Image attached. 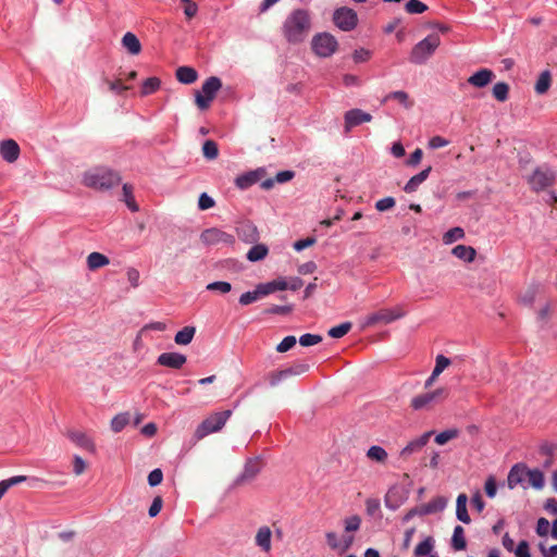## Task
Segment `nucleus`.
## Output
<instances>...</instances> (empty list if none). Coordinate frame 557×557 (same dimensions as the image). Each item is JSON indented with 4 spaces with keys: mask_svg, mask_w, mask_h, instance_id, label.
Here are the masks:
<instances>
[{
    "mask_svg": "<svg viewBox=\"0 0 557 557\" xmlns=\"http://www.w3.org/2000/svg\"><path fill=\"white\" fill-rule=\"evenodd\" d=\"M297 341L295 336H286L283 341L276 346V351L286 352L292 349L296 345Z\"/></svg>",
    "mask_w": 557,
    "mask_h": 557,
    "instance_id": "6e6d98bb",
    "label": "nucleus"
},
{
    "mask_svg": "<svg viewBox=\"0 0 557 557\" xmlns=\"http://www.w3.org/2000/svg\"><path fill=\"white\" fill-rule=\"evenodd\" d=\"M106 83L108 88L115 94H122L129 88L128 86L123 85L121 79H116L114 82L106 81Z\"/></svg>",
    "mask_w": 557,
    "mask_h": 557,
    "instance_id": "69168bd1",
    "label": "nucleus"
},
{
    "mask_svg": "<svg viewBox=\"0 0 557 557\" xmlns=\"http://www.w3.org/2000/svg\"><path fill=\"white\" fill-rule=\"evenodd\" d=\"M447 506V498L444 496H437L430 500L426 504H423L419 507L418 512L420 515H431L435 512H441Z\"/></svg>",
    "mask_w": 557,
    "mask_h": 557,
    "instance_id": "412c9836",
    "label": "nucleus"
},
{
    "mask_svg": "<svg viewBox=\"0 0 557 557\" xmlns=\"http://www.w3.org/2000/svg\"><path fill=\"white\" fill-rule=\"evenodd\" d=\"M406 311L401 306H396L394 308H382L375 312L368 314L364 319L366 326H373L376 324H389L403 317H405Z\"/></svg>",
    "mask_w": 557,
    "mask_h": 557,
    "instance_id": "423d86ee",
    "label": "nucleus"
},
{
    "mask_svg": "<svg viewBox=\"0 0 557 557\" xmlns=\"http://www.w3.org/2000/svg\"><path fill=\"white\" fill-rule=\"evenodd\" d=\"M457 435L458 431L456 429L445 430L435 436V442L438 445H444L450 440L455 438Z\"/></svg>",
    "mask_w": 557,
    "mask_h": 557,
    "instance_id": "3c124183",
    "label": "nucleus"
},
{
    "mask_svg": "<svg viewBox=\"0 0 557 557\" xmlns=\"http://www.w3.org/2000/svg\"><path fill=\"white\" fill-rule=\"evenodd\" d=\"M394 206H395V199L393 197H386V198H383V199H380L379 201H376L375 209L377 211L383 212V211L392 209Z\"/></svg>",
    "mask_w": 557,
    "mask_h": 557,
    "instance_id": "13d9d810",
    "label": "nucleus"
},
{
    "mask_svg": "<svg viewBox=\"0 0 557 557\" xmlns=\"http://www.w3.org/2000/svg\"><path fill=\"white\" fill-rule=\"evenodd\" d=\"M556 180L555 172L548 166H540L534 170L529 177V184L535 191L543 190L554 184Z\"/></svg>",
    "mask_w": 557,
    "mask_h": 557,
    "instance_id": "1a4fd4ad",
    "label": "nucleus"
},
{
    "mask_svg": "<svg viewBox=\"0 0 557 557\" xmlns=\"http://www.w3.org/2000/svg\"><path fill=\"white\" fill-rule=\"evenodd\" d=\"M206 289L210 290V292H219L221 294H227L231 292L232 285L228 282L218 281V282L209 283L206 286Z\"/></svg>",
    "mask_w": 557,
    "mask_h": 557,
    "instance_id": "de8ad7c7",
    "label": "nucleus"
},
{
    "mask_svg": "<svg viewBox=\"0 0 557 557\" xmlns=\"http://www.w3.org/2000/svg\"><path fill=\"white\" fill-rule=\"evenodd\" d=\"M527 479V467L522 463L515 465L507 478V484L510 490H513L517 485L522 484Z\"/></svg>",
    "mask_w": 557,
    "mask_h": 557,
    "instance_id": "6ab92c4d",
    "label": "nucleus"
},
{
    "mask_svg": "<svg viewBox=\"0 0 557 557\" xmlns=\"http://www.w3.org/2000/svg\"><path fill=\"white\" fill-rule=\"evenodd\" d=\"M312 50L322 58L332 55L337 49V40L329 33L318 34L312 38Z\"/></svg>",
    "mask_w": 557,
    "mask_h": 557,
    "instance_id": "6e6552de",
    "label": "nucleus"
},
{
    "mask_svg": "<svg viewBox=\"0 0 557 557\" xmlns=\"http://www.w3.org/2000/svg\"><path fill=\"white\" fill-rule=\"evenodd\" d=\"M87 469L86 461L78 455L73 456V472L75 475H81Z\"/></svg>",
    "mask_w": 557,
    "mask_h": 557,
    "instance_id": "5fc2aeb1",
    "label": "nucleus"
},
{
    "mask_svg": "<svg viewBox=\"0 0 557 557\" xmlns=\"http://www.w3.org/2000/svg\"><path fill=\"white\" fill-rule=\"evenodd\" d=\"M463 237H465L463 228H461L459 226H456V227H453V228L448 230L443 235V243L445 245H450V244H453L456 240L462 239Z\"/></svg>",
    "mask_w": 557,
    "mask_h": 557,
    "instance_id": "4c0bfd02",
    "label": "nucleus"
},
{
    "mask_svg": "<svg viewBox=\"0 0 557 557\" xmlns=\"http://www.w3.org/2000/svg\"><path fill=\"white\" fill-rule=\"evenodd\" d=\"M372 115L360 109H351L345 113V133L348 134L352 127L370 122Z\"/></svg>",
    "mask_w": 557,
    "mask_h": 557,
    "instance_id": "ddd939ff",
    "label": "nucleus"
},
{
    "mask_svg": "<svg viewBox=\"0 0 557 557\" xmlns=\"http://www.w3.org/2000/svg\"><path fill=\"white\" fill-rule=\"evenodd\" d=\"M432 168L428 166L420 173L413 175L405 185L404 190L408 194L413 193L429 177Z\"/></svg>",
    "mask_w": 557,
    "mask_h": 557,
    "instance_id": "393cba45",
    "label": "nucleus"
},
{
    "mask_svg": "<svg viewBox=\"0 0 557 557\" xmlns=\"http://www.w3.org/2000/svg\"><path fill=\"white\" fill-rule=\"evenodd\" d=\"M468 497L466 494H459L456 500V516L457 519L466 524L471 522V518L467 510Z\"/></svg>",
    "mask_w": 557,
    "mask_h": 557,
    "instance_id": "b1692460",
    "label": "nucleus"
},
{
    "mask_svg": "<svg viewBox=\"0 0 557 557\" xmlns=\"http://www.w3.org/2000/svg\"><path fill=\"white\" fill-rule=\"evenodd\" d=\"M122 189H123L124 201H125L127 208L132 212L138 211L139 208H138V206L134 199V196H133V187L129 184H124Z\"/></svg>",
    "mask_w": 557,
    "mask_h": 557,
    "instance_id": "a19ab883",
    "label": "nucleus"
},
{
    "mask_svg": "<svg viewBox=\"0 0 557 557\" xmlns=\"http://www.w3.org/2000/svg\"><path fill=\"white\" fill-rule=\"evenodd\" d=\"M380 500L376 498H368L366 500V510L369 516H374L376 512L380 511Z\"/></svg>",
    "mask_w": 557,
    "mask_h": 557,
    "instance_id": "052dcab7",
    "label": "nucleus"
},
{
    "mask_svg": "<svg viewBox=\"0 0 557 557\" xmlns=\"http://www.w3.org/2000/svg\"><path fill=\"white\" fill-rule=\"evenodd\" d=\"M333 21L339 29L344 32H349L357 26L358 16L355 10L347 7H343L334 12Z\"/></svg>",
    "mask_w": 557,
    "mask_h": 557,
    "instance_id": "9d476101",
    "label": "nucleus"
},
{
    "mask_svg": "<svg viewBox=\"0 0 557 557\" xmlns=\"http://www.w3.org/2000/svg\"><path fill=\"white\" fill-rule=\"evenodd\" d=\"M225 421L226 420H202L195 431V441H200L211 433L221 431L225 425Z\"/></svg>",
    "mask_w": 557,
    "mask_h": 557,
    "instance_id": "4468645a",
    "label": "nucleus"
},
{
    "mask_svg": "<svg viewBox=\"0 0 557 557\" xmlns=\"http://www.w3.org/2000/svg\"><path fill=\"white\" fill-rule=\"evenodd\" d=\"M161 85V81L158 77H149L147 78L141 86L140 94L141 96H148L156 92Z\"/></svg>",
    "mask_w": 557,
    "mask_h": 557,
    "instance_id": "e433bc0d",
    "label": "nucleus"
},
{
    "mask_svg": "<svg viewBox=\"0 0 557 557\" xmlns=\"http://www.w3.org/2000/svg\"><path fill=\"white\" fill-rule=\"evenodd\" d=\"M548 531H549V522H548V520L545 519V518H540L537 520V524H536V533L540 536H546L548 534Z\"/></svg>",
    "mask_w": 557,
    "mask_h": 557,
    "instance_id": "774afa93",
    "label": "nucleus"
},
{
    "mask_svg": "<svg viewBox=\"0 0 557 557\" xmlns=\"http://www.w3.org/2000/svg\"><path fill=\"white\" fill-rule=\"evenodd\" d=\"M495 78V74L490 69H481L472 74L468 79V84L476 88H483L487 86Z\"/></svg>",
    "mask_w": 557,
    "mask_h": 557,
    "instance_id": "dca6fc26",
    "label": "nucleus"
},
{
    "mask_svg": "<svg viewBox=\"0 0 557 557\" xmlns=\"http://www.w3.org/2000/svg\"><path fill=\"white\" fill-rule=\"evenodd\" d=\"M260 176L258 171L249 172L243 175H239L235 180V185L239 189H247L259 181Z\"/></svg>",
    "mask_w": 557,
    "mask_h": 557,
    "instance_id": "7c9ffc66",
    "label": "nucleus"
},
{
    "mask_svg": "<svg viewBox=\"0 0 557 557\" xmlns=\"http://www.w3.org/2000/svg\"><path fill=\"white\" fill-rule=\"evenodd\" d=\"M163 480V473L160 469L152 470L148 475V483L150 486L159 485Z\"/></svg>",
    "mask_w": 557,
    "mask_h": 557,
    "instance_id": "0e129e2a",
    "label": "nucleus"
},
{
    "mask_svg": "<svg viewBox=\"0 0 557 557\" xmlns=\"http://www.w3.org/2000/svg\"><path fill=\"white\" fill-rule=\"evenodd\" d=\"M449 364L450 360L447 357L438 355L436 357L435 367L433 369L434 374L440 375Z\"/></svg>",
    "mask_w": 557,
    "mask_h": 557,
    "instance_id": "864d4df0",
    "label": "nucleus"
},
{
    "mask_svg": "<svg viewBox=\"0 0 557 557\" xmlns=\"http://www.w3.org/2000/svg\"><path fill=\"white\" fill-rule=\"evenodd\" d=\"M287 289V280L284 277H278L268 283L259 284V293L261 295L267 296L276 290H286Z\"/></svg>",
    "mask_w": 557,
    "mask_h": 557,
    "instance_id": "5701e85b",
    "label": "nucleus"
},
{
    "mask_svg": "<svg viewBox=\"0 0 557 557\" xmlns=\"http://www.w3.org/2000/svg\"><path fill=\"white\" fill-rule=\"evenodd\" d=\"M391 99L397 100L399 103H401L407 109L412 107V101H410L409 95L406 91H403V90L392 91L385 97V100H391Z\"/></svg>",
    "mask_w": 557,
    "mask_h": 557,
    "instance_id": "79ce46f5",
    "label": "nucleus"
},
{
    "mask_svg": "<svg viewBox=\"0 0 557 557\" xmlns=\"http://www.w3.org/2000/svg\"><path fill=\"white\" fill-rule=\"evenodd\" d=\"M182 4L184 5V13L188 18H191L197 14L198 7L191 0H182Z\"/></svg>",
    "mask_w": 557,
    "mask_h": 557,
    "instance_id": "bf43d9fd",
    "label": "nucleus"
},
{
    "mask_svg": "<svg viewBox=\"0 0 557 557\" xmlns=\"http://www.w3.org/2000/svg\"><path fill=\"white\" fill-rule=\"evenodd\" d=\"M110 263V260L107 256L100 252H91L87 257V267L90 271H95L97 269L103 268Z\"/></svg>",
    "mask_w": 557,
    "mask_h": 557,
    "instance_id": "cd10ccee",
    "label": "nucleus"
},
{
    "mask_svg": "<svg viewBox=\"0 0 557 557\" xmlns=\"http://www.w3.org/2000/svg\"><path fill=\"white\" fill-rule=\"evenodd\" d=\"M344 524H345L346 532H356L360 529L361 518L358 515L347 517L344 520Z\"/></svg>",
    "mask_w": 557,
    "mask_h": 557,
    "instance_id": "09e8293b",
    "label": "nucleus"
},
{
    "mask_svg": "<svg viewBox=\"0 0 557 557\" xmlns=\"http://www.w3.org/2000/svg\"><path fill=\"white\" fill-rule=\"evenodd\" d=\"M351 329L350 322L342 323L337 326L331 327L327 332L329 336L333 338H341L345 336Z\"/></svg>",
    "mask_w": 557,
    "mask_h": 557,
    "instance_id": "c03bdc74",
    "label": "nucleus"
},
{
    "mask_svg": "<svg viewBox=\"0 0 557 557\" xmlns=\"http://www.w3.org/2000/svg\"><path fill=\"white\" fill-rule=\"evenodd\" d=\"M441 45V38L437 34H431L418 44L411 50L409 60L414 64L425 63Z\"/></svg>",
    "mask_w": 557,
    "mask_h": 557,
    "instance_id": "7ed1b4c3",
    "label": "nucleus"
},
{
    "mask_svg": "<svg viewBox=\"0 0 557 557\" xmlns=\"http://www.w3.org/2000/svg\"><path fill=\"white\" fill-rule=\"evenodd\" d=\"M451 546L455 550H463L467 546L465 530L461 525H456L454 529Z\"/></svg>",
    "mask_w": 557,
    "mask_h": 557,
    "instance_id": "72a5a7b5",
    "label": "nucleus"
},
{
    "mask_svg": "<svg viewBox=\"0 0 557 557\" xmlns=\"http://www.w3.org/2000/svg\"><path fill=\"white\" fill-rule=\"evenodd\" d=\"M263 295H261V293H259V285H258L255 290L246 292V293L242 294V296L239 297V304L243 306H248V305L255 302L256 300H258Z\"/></svg>",
    "mask_w": 557,
    "mask_h": 557,
    "instance_id": "49530a36",
    "label": "nucleus"
},
{
    "mask_svg": "<svg viewBox=\"0 0 557 557\" xmlns=\"http://www.w3.org/2000/svg\"><path fill=\"white\" fill-rule=\"evenodd\" d=\"M196 334V327L195 326H184L181 331H178L174 336V342L177 345H188L191 343L194 336Z\"/></svg>",
    "mask_w": 557,
    "mask_h": 557,
    "instance_id": "c85d7f7f",
    "label": "nucleus"
},
{
    "mask_svg": "<svg viewBox=\"0 0 557 557\" xmlns=\"http://www.w3.org/2000/svg\"><path fill=\"white\" fill-rule=\"evenodd\" d=\"M308 366H298L297 368H288L280 371H273L268 374V381L271 386H276L283 380L294 375L300 374L307 371Z\"/></svg>",
    "mask_w": 557,
    "mask_h": 557,
    "instance_id": "2eb2a0df",
    "label": "nucleus"
},
{
    "mask_svg": "<svg viewBox=\"0 0 557 557\" xmlns=\"http://www.w3.org/2000/svg\"><path fill=\"white\" fill-rule=\"evenodd\" d=\"M126 276H127V281L129 282V284L133 288H136L139 286L140 274L137 269L128 268L126 270Z\"/></svg>",
    "mask_w": 557,
    "mask_h": 557,
    "instance_id": "4d7b16f0",
    "label": "nucleus"
},
{
    "mask_svg": "<svg viewBox=\"0 0 557 557\" xmlns=\"http://www.w3.org/2000/svg\"><path fill=\"white\" fill-rule=\"evenodd\" d=\"M432 432H425L416 440L410 441L400 451V457L408 458L411 454L419 451L426 445Z\"/></svg>",
    "mask_w": 557,
    "mask_h": 557,
    "instance_id": "a211bd4d",
    "label": "nucleus"
},
{
    "mask_svg": "<svg viewBox=\"0 0 557 557\" xmlns=\"http://www.w3.org/2000/svg\"><path fill=\"white\" fill-rule=\"evenodd\" d=\"M484 490H485L486 495L490 498L495 497L496 492H497V485H496V481H495L494 476L491 475L487 478L485 485H484Z\"/></svg>",
    "mask_w": 557,
    "mask_h": 557,
    "instance_id": "680f3d73",
    "label": "nucleus"
},
{
    "mask_svg": "<svg viewBox=\"0 0 557 557\" xmlns=\"http://www.w3.org/2000/svg\"><path fill=\"white\" fill-rule=\"evenodd\" d=\"M123 47L131 53V54H138L141 50V45L138 38L133 33H126L122 38Z\"/></svg>",
    "mask_w": 557,
    "mask_h": 557,
    "instance_id": "c756f323",
    "label": "nucleus"
},
{
    "mask_svg": "<svg viewBox=\"0 0 557 557\" xmlns=\"http://www.w3.org/2000/svg\"><path fill=\"white\" fill-rule=\"evenodd\" d=\"M187 362V357L181 352L170 351L162 352L157 358V364L161 367H165L173 370L182 369Z\"/></svg>",
    "mask_w": 557,
    "mask_h": 557,
    "instance_id": "f8f14e48",
    "label": "nucleus"
},
{
    "mask_svg": "<svg viewBox=\"0 0 557 557\" xmlns=\"http://www.w3.org/2000/svg\"><path fill=\"white\" fill-rule=\"evenodd\" d=\"M428 7L420 0H409L406 3V10L410 14H420L426 11Z\"/></svg>",
    "mask_w": 557,
    "mask_h": 557,
    "instance_id": "8fccbe9b",
    "label": "nucleus"
},
{
    "mask_svg": "<svg viewBox=\"0 0 557 557\" xmlns=\"http://www.w3.org/2000/svg\"><path fill=\"white\" fill-rule=\"evenodd\" d=\"M175 75L180 83L186 85L195 83L198 78L197 71L190 66H180Z\"/></svg>",
    "mask_w": 557,
    "mask_h": 557,
    "instance_id": "bb28decb",
    "label": "nucleus"
},
{
    "mask_svg": "<svg viewBox=\"0 0 557 557\" xmlns=\"http://www.w3.org/2000/svg\"><path fill=\"white\" fill-rule=\"evenodd\" d=\"M370 57H371V52L363 48L355 50L354 55H352L354 61L357 63L366 62L370 59Z\"/></svg>",
    "mask_w": 557,
    "mask_h": 557,
    "instance_id": "338daca9",
    "label": "nucleus"
},
{
    "mask_svg": "<svg viewBox=\"0 0 557 557\" xmlns=\"http://www.w3.org/2000/svg\"><path fill=\"white\" fill-rule=\"evenodd\" d=\"M222 82L216 76L209 77L201 86V90L195 95V101L200 110H206L215 98L216 92L221 89Z\"/></svg>",
    "mask_w": 557,
    "mask_h": 557,
    "instance_id": "20e7f679",
    "label": "nucleus"
},
{
    "mask_svg": "<svg viewBox=\"0 0 557 557\" xmlns=\"http://www.w3.org/2000/svg\"><path fill=\"white\" fill-rule=\"evenodd\" d=\"M214 206V200L207 195L206 193H202L198 200V207L200 210H208Z\"/></svg>",
    "mask_w": 557,
    "mask_h": 557,
    "instance_id": "e2e57ef3",
    "label": "nucleus"
},
{
    "mask_svg": "<svg viewBox=\"0 0 557 557\" xmlns=\"http://www.w3.org/2000/svg\"><path fill=\"white\" fill-rule=\"evenodd\" d=\"M311 28V18L307 10L297 9L293 11L283 24V34L290 44H298L305 40Z\"/></svg>",
    "mask_w": 557,
    "mask_h": 557,
    "instance_id": "f257e3e1",
    "label": "nucleus"
},
{
    "mask_svg": "<svg viewBox=\"0 0 557 557\" xmlns=\"http://www.w3.org/2000/svg\"><path fill=\"white\" fill-rule=\"evenodd\" d=\"M445 396L446 391L444 388H437L432 392H425L414 396L411 399L410 406L412 409L417 411L429 410Z\"/></svg>",
    "mask_w": 557,
    "mask_h": 557,
    "instance_id": "0eeeda50",
    "label": "nucleus"
},
{
    "mask_svg": "<svg viewBox=\"0 0 557 557\" xmlns=\"http://www.w3.org/2000/svg\"><path fill=\"white\" fill-rule=\"evenodd\" d=\"M261 470V463L259 460H249L245 465V469L240 476L237 479V484H244L252 481Z\"/></svg>",
    "mask_w": 557,
    "mask_h": 557,
    "instance_id": "4be33fe9",
    "label": "nucleus"
},
{
    "mask_svg": "<svg viewBox=\"0 0 557 557\" xmlns=\"http://www.w3.org/2000/svg\"><path fill=\"white\" fill-rule=\"evenodd\" d=\"M451 253L456 258H458L465 262H472L476 256L475 249L471 246H466V245L455 246L451 250Z\"/></svg>",
    "mask_w": 557,
    "mask_h": 557,
    "instance_id": "a878e982",
    "label": "nucleus"
},
{
    "mask_svg": "<svg viewBox=\"0 0 557 557\" xmlns=\"http://www.w3.org/2000/svg\"><path fill=\"white\" fill-rule=\"evenodd\" d=\"M367 457L372 461L384 463L387 460L388 455L383 447L373 445L368 449Z\"/></svg>",
    "mask_w": 557,
    "mask_h": 557,
    "instance_id": "c9c22d12",
    "label": "nucleus"
},
{
    "mask_svg": "<svg viewBox=\"0 0 557 557\" xmlns=\"http://www.w3.org/2000/svg\"><path fill=\"white\" fill-rule=\"evenodd\" d=\"M200 239L207 246H215L220 244L232 245L235 240L232 234L216 227L205 230L200 235Z\"/></svg>",
    "mask_w": 557,
    "mask_h": 557,
    "instance_id": "9b49d317",
    "label": "nucleus"
},
{
    "mask_svg": "<svg viewBox=\"0 0 557 557\" xmlns=\"http://www.w3.org/2000/svg\"><path fill=\"white\" fill-rule=\"evenodd\" d=\"M202 152L207 159H209V160L215 159L219 154V148H218L216 143L213 140L205 141V144L202 146Z\"/></svg>",
    "mask_w": 557,
    "mask_h": 557,
    "instance_id": "a18cd8bd",
    "label": "nucleus"
},
{
    "mask_svg": "<svg viewBox=\"0 0 557 557\" xmlns=\"http://www.w3.org/2000/svg\"><path fill=\"white\" fill-rule=\"evenodd\" d=\"M120 183V174L109 168H94L85 172L83 176V184L97 190H108Z\"/></svg>",
    "mask_w": 557,
    "mask_h": 557,
    "instance_id": "f03ea898",
    "label": "nucleus"
},
{
    "mask_svg": "<svg viewBox=\"0 0 557 557\" xmlns=\"http://www.w3.org/2000/svg\"><path fill=\"white\" fill-rule=\"evenodd\" d=\"M493 96L500 102L506 101L509 96V85L504 82L496 83L493 87Z\"/></svg>",
    "mask_w": 557,
    "mask_h": 557,
    "instance_id": "ea45409f",
    "label": "nucleus"
},
{
    "mask_svg": "<svg viewBox=\"0 0 557 557\" xmlns=\"http://www.w3.org/2000/svg\"><path fill=\"white\" fill-rule=\"evenodd\" d=\"M256 544L264 552H269L271 549V530L268 527H262L258 530Z\"/></svg>",
    "mask_w": 557,
    "mask_h": 557,
    "instance_id": "2f4dec72",
    "label": "nucleus"
},
{
    "mask_svg": "<svg viewBox=\"0 0 557 557\" xmlns=\"http://www.w3.org/2000/svg\"><path fill=\"white\" fill-rule=\"evenodd\" d=\"M550 86V73L548 71H544L541 73L536 84L535 91L537 94H544L548 90Z\"/></svg>",
    "mask_w": 557,
    "mask_h": 557,
    "instance_id": "37998d69",
    "label": "nucleus"
},
{
    "mask_svg": "<svg viewBox=\"0 0 557 557\" xmlns=\"http://www.w3.org/2000/svg\"><path fill=\"white\" fill-rule=\"evenodd\" d=\"M269 249L263 244L252 246L247 252V259L251 262L263 260L268 256Z\"/></svg>",
    "mask_w": 557,
    "mask_h": 557,
    "instance_id": "473e14b6",
    "label": "nucleus"
},
{
    "mask_svg": "<svg viewBox=\"0 0 557 557\" xmlns=\"http://www.w3.org/2000/svg\"><path fill=\"white\" fill-rule=\"evenodd\" d=\"M529 485L533 488L541 490L544 486V474L539 469L529 470L527 468V479Z\"/></svg>",
    "mask_w": 557,
    "mask_h": 557,
    "instance_id": "f704fd0d",
    "label": "nucleus"
},
{
    "mask_svg": "<svg viewBox=\"0 0 557 557\" xmlns=\"http://www.w3.org/2000/svg\"><path fill=\"white\" fill-rule=\"evenodd\" d=\"M322 342V336L317 334H304L299 337V344L304 347L317 345Z\"/></svg>",
    "mask_w": 557,
    "mask_h": 557,
    "instance_id": "603ef678",
    "label": "nucleus"
},
{
    "mask_svg": "<svg viewBox=\"0 0 557 557\" xmlns=\"http://www.w3.org/2000/svg\"><path fill=\"white\" fill-rule=\"evenodd\" d=\"M0 153L7 162L12 163L16 161L20 156V147L13 139L3 140L0 144Z\"/></svg>",
    "mask_w": 557,
    "mask_h": 557,
    "instance_id": "aec40b11",
    "label": "nucleus"
},
{
    "mask_svg": "<svg viewBox=\"0 0 557 557\" xmlns=\"http://www.w3.org/2000/svg\"><path fill=\"white\" fill-rule=\"evenodd\" d=\"M238 237L247 244L257 243L259 239V232L255 224L251 222H243L237 227Z\"/></svg>",
    "mask_w": 557,
    "mask_h": 557,
    "instance_id": "f3484780",
    "label": "nucleus"
},
{
    "mask_svg": "<svg viewBox=\"0 0 557 557\" xmlns=\"http://www.w3.org/2000/svg\"><path fill=\"white\" fill-rule=\"evenodd\" d=\"M434 547V540L428 536L424 541L419 543L414 548V555L417 557L429 556Z\"/></svg>",
    "mask_w": 557,
    "mask_h": 557,
    "instance_id": "58836bf2",
    "label": "nucleus"
},
{
    "mask_svg": "<svg viewBox=\"0 0 557 557\" xmlns=\"http://www.w3.org/2000/svg\"><path fill=\"white\" fill-rule=\"evenodd\" d=\"M61 433L76 447L90 454L96 453V444L90 432L76 428H66Z\"/></svg>",
    "mask_w": 557,
    "mask_h": 557,
    "instance_id": "39448f33",
    "label": "nucleus"
}]
</instances>
